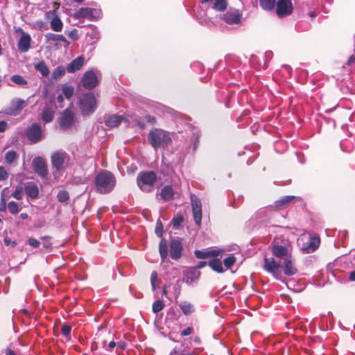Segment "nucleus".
<instances>
[{"mask_svg": "<svg viewBox=\"0 0 355 355\" xmlns=\"http://www.w3.org/2000/svg\"><path fill=\"white\" fill-rule=\"evenodd\" d=\"M263 268L278 280L282 279L281 268L286 276L295 275L298 271L293 255L281 262H277L273 257H265Z\"/></svg>", "mask_w": 355, "mask_h": 355, "instance_id": "nucleus-1", "label": "nucleus"}, {"mask_svg": "<svg viewBox=\"0 0 355 355\" xmlns=\"http://www.w3.org/2000/svg\"><path fill=\"white\" fill-rule=\"evenodd\" d=\"M223 252L221 249L205 250H196L194 254L198 259H209L208 265L210 268L218 273H223L224 269L221 259L223 257Z\"/></svg>", "mask_w": 355, "mask_h": 355, "instance_id": "nucleus-2", "label": "nucleus"}, {"mask_svg": "<svg viewBox=\"0 0 355 355\" xmlns=\"http://www.w3.org/2000/svg\"><path fill=\"white\" fill-rule=\"evenodd\" d=\"M94 182L98 192L108 193L114 188L116 179L112 173L105 171L96 175Z\"/></svg>", "mask_w": 355, "mask_h": 355, "instance_id": "nucleus-3", "label": "nucleus"}, {"mask_svg": "<svg viewBox=\"0 0 355 355\" xmlns=\"http://www.w3.org/2000/svg\"><path fill=\"white\" fill-rule=\"evenodd\" d=\"M156 178V174L153 171L141 172L137 176V185L141 191L151 192Z\"/></svg>", "mask_w": 355, "mask_h": 355, "instance_id": "nucleus-4", "label": "nucleus"}, {"mask_svg": "<svg viewBox=\"0 0 355 355\" xmlns=\"http://www.w3.org/2000/svg\"><path fill=\"white\" fill-rule=\"evenodd\" d=\"M151 145L155 148H159L168 145L171 142L169 133L162 130H155L149 134Z\"/></svg>", "mask_w": 355, "mask_h": 355, "instance_id": "nucleus-5", "label": "nucleus"}, {"mask_svg": "<svg viewBox=\"0 0 355 355\" xmlns=\"http://www.w3.org/2000/svg\"><path fill=\"white\" fill-rule=\"evenodd\" d=\"M96 107V100L92 93H87L83 96L80 101V108L83 114L89 115Z\"/></svg>", "mask_w": 355, "mask_h": 355, "instance_id": "nucleus-6", "label": "nucleus"}, {"mask_svg": "<svg viewBox=\"0 0 355 355\" xmlns=\"http://www.w3.org/2000/svg\"><path fill=\"white\" fill-rule=\"evenodd\" d=\"M51 163L57 171H62L69 165L70 157L64 151H57L51 155Z\"/></svg>", "mask_w": 355, "mask_h": 355, "instance_id": "nucleus-7", "label": "nucleus"}, {"mask_svg": "<svg viewBox=\"0 0 355 355\" xmlns=\"http://www.w3.org/2000/svg\"><path fill=\"white\" fill-rule=\"evenodd\" d=\"M270 250L274 257L273 258H276L279 262L292 255V248L291 245H271Z\"/></svg>", "mask_w": 355, "mask_h": 355, "instance_id": "nucleus-8", "label": "nucleus"}, {"mask_svg": "<svg viewBox=\"0 0 355 355\" xmlns=\"http://www.w3.org/2000/svg\"><path fill=\"white\" fill-rule=\"evenodd\" d=\"M75 123V113L71 110L67 108L62 114L59 118V124L62 130H68L71 128Z\"/></svg>", "mask_w": 355, "mask_h": 355, "instance_id": "nucleus-9", "label": "nucleus"}, {"mask_svg": "<svg viewBox=\"0 0 355 355\" xmlns=\"http://www.w3.org/2000/svg\"><path fill=\"white\" fill-rule=\"evenodd\" d=\"M99 12L91 8H81L73 14V17L77 19H87L90 21L96 20L99 17Z\"/></svg>", "mask_w": 355, "mask_h": 355, "instance_id": "nucleus-10", "label": "nucleus"}, {"mask_svg": "<svg viewBox=\"0 0 355 355\" xmlns=\"http://www.w3.org/2000/svg\"><path fill=\"white\" fill-rule=\"evenodd\" d=\"M276 14L279 17H284L293 12V4L291 0H277L276 2Z\"/></svg>", "mask_w": 355, "mask_h": 355, "instance_id": "nucleus-11", "label": "nucleus"}, {"mask_svg": "<svg viewBox=\"0 0 355 355\" xmlns=\"http://www.w3.org/2000/svg\"><path fill=\"white\" fill-rule=\"evenodd\" d=\"M192 213L196 225H201L202 220V204L200 200L194 195L191 196Z\"/></svg>", "mask_w": 355, "mask_h": 355, "instance_id": "nucleus-12", "label": "nucleus"}, {"mask_svg": "<svg viewBox=\"0 0 355 355\" xmlns=\"http://www.w3.org/2000/svg\"><path fill=\"white\" fill-rule=\"evenodd\" d=\"M82 83L84 87L89 89H93L98 83V76L92 70L86 71L83 76Z\"/></svg>", "mask_w": 355, "mask_h": 355, "instance_id": "nucleus-13", "label": "nucleus"}, {"mask_svg": "<svg viewBox=\"0 0 355 355\" xmlns=\"http://www.w3.org/2000/svg\"><path fill=\"white\" fill-rule=\"evenodd\" d=\"M241 14L237 10H229L220 16V19L228 24H238L241 21Z\"/></svg>", "mask_w": 355, "mask_h": 355, "instance_id": "nucleus-14", "label": "nucleus"}, {"mask_svg": "<svg viewBox=\"0 0 355 355\" xmlns=\"http://www.w3.org/2000/svg\"><path fill=\"white\" fill-rule=\"evenodd\" d=\"M26 135L32 143H37L42 139V129L38 124L34 123L27 129Z\"/></svg>", "mask_w": 355, "mask_h": 355, "instance_id": "nucleus-15", "label": "nucleus"}, {"mask_svg": "<svg viewBox=\"0 0 355 355\" xmlns=\"http://www.w3.org/2000/svg\"><path fill=\"white\" fill-rule=\"evenodd\" d=\"M33 167L35 173L42 178H46L48 173L46 164L41 157H36L33 161Z\"/></svg>", "mask_w": 355, "mask_h": 355, "instance_id": "nucleus-16", "label": "nucleus"}, {"mask_svg": "<svg viewBox=\"0 0 355 355\" xmlns=\"http://www.w3.org/2000/svg\"><path fill=\"white\" fill-rule=\"evenodd\" d=\"M168 250V245H159V254L162 259L161 266L163 268L166 270V274L171 275L173 277H175L177 271L175 270V268H173V272L171 273L170 272L169 270H167L169 266V261L166 259Z\"/></svg>", "mask_w": 355, "mask_h": 355, "instance_id": "nucleus-17", "label": "nucleus"}, {"mask_svg": "<svg viewBox=\"0 0 355 355\" xmlns=\"http://www.w3.org/2000/svg\"><path fill=\"white\" fill-rule=\"evenodd\" d=\"M27 105V103L26 101L15 98L13 99L10 103V106L9 107L8 114L16 116L19 114V112Z\"/></svg>", "mask_w": 355, "mask_h": 355, "instance_id": "nucleus-18", "label": "nucleus"}, {"mask_svg": "<svg viewBox=\"0 0 355 355\" xmlns=\"http://www.w3.org/2000/svg\"><path fill=\"white\" fill-rule=\"evenodd\" d=\"M46 39L47 42H55V45L56 46H64L65 47L68 46L69 42L66 39V37L62 35L55 34V33H47L46 35Z\"/></svg>", "mask_w": 355, "mask_h": 355, "instance_id": "nucleus-19", "label": "nucleus"}, {"mask_svg": "<svg viewBox=\"0 0 355 355\" xmlns=\"http://www.w3.org/2000/svg\"><path fill=\"white\" fill-rule=\"evenodd\" d=\"M31 42V36L28 33L23 32L18 42L19 50L21 52L28 51L30 49Z\"/></svg>", "mask_w": 355, "mask_h": 355, "instance_id": "nucleus-20", "label": "nucleus"}, {"mask_svg": "<svg viewBox=\"0 0 355 355\" xmlns=\"http://www.w3.org/2000/svg\"><path fill=\"white\" fill-rule=\"evenodd\" d=\"M85 62V58L83 56H78L74 59L67 67V70L69 73H74L75 71L80 69Z\"/></svg>", "mask_w": 355, "mask_h": 355, "instance_id": "nucleus-21", "label": "nucleus"}, {"mask_svg": "<svg viewBox=\"0 0 355 355\" xmlns=\"http://www.w3.org/2000/svg\"><path fill=\"white\" fill-rule=\"evenodd\" d=\"M306 241L308 244H320V238L316 233H306L303 234L299 239L298 241Z\"/></svg>", "mask_w": 355, "mask_h": 355, "instance_id": "nucleus-22", "label": "nucleus"}, {"mask_svg": "<svg viewBox=\"0 0 355 355\" xmlns=\"http://www.w3.org/2000/svg\"><path fill=\"white\" fill-rule=\"evenodd\" d=\"M295 196H286L275 202V207L278 209H282L287 207V205L296 199Z\"/></svg>", "mask_w": 355, "mask_h": 355, "instance_id": "nucleus-23", "label": "nucleus"}, {"mask_svg": "<svg viewBox=\"0 0 355 355\" xmlns=\"http://www.w3.org/2000/svg\"><path fill=\"white\" fill-rule=\"evenodd\" d=\"M123 119V116L112 115L107 119L105 124L110 128H115L121 123Z\"/></svg>", "mask_w": 355, "mask_h": 355, "instance_id": "nucleus-24", "label": "nucleus"}, {"mask_svg": "<svg viewBox=\"0 0 355 355\" xmlns=\"http://www.w3.org/2000/svg\"><path fill=\"white\" fill-rule=\"evenodd\" d=\"M25 192L28 196L31 198H36L39 194V189L36 184L33 183H28L25 187Z\"/></svg>", "mask_w": 355, "mask_h": 355, "instance_id": "nucleus-25", "label": "nucleus"}, {"mask_svg": "<svg viewBox=\"0 0 355 355\" xmlns=\"http://www.w3.org/2000/svg\"><path fill=\"white\" fill-rule=\"evenodd\" d=\"M50 25L51 28L55 32L61 31L63 28V23L58 16H55L52 18Z\"/></svg>", "mask_w": 355, "mask_h": 355, "instance_id": "nucleus-26", "label": "nucleus"}, {"mask_svg": "<svg viewBox=\"0 0 355 355\" xmlns=\"http://www.w3.org/2000/svg\"><path fill=\"white\" fill-rule=\"evenodd\" d=\"M179 306L186 315H191L195 311L194 306L188 302H182Z\"/></svg>", "mask_w": 355, "mask_h": 355, "instance_id": "nucleus-27", "label": "nucleus"}, {"mask_svg": "<svg viewBox=\"0 0 355 355\" xmlns=\"http://www.w3.org/2000/svg\"><path fill=\"white\" fill-rule=\"evenodd\" d=\"M277 0H259V4L261 8L266 11H272L275 7Z\"/></svg>", "mask_w": 355, "mask_h": 355, "instance_id": "nucleus-28", "label": "nucleus"}, {"mask_svg": "<svg viewBox=\"0 0 355 355\" xmlns=\"http://www.w3.org/2000/svg\"><path fill=\"white\" fill-rule=\"evenodd\" d=\"M174 192L171 187L165 186L160 192V196L164 200H169L173 196Z\"/></svg>", "mask_w": 355, "mask_h": 355, "instance_id": "nucleus-29", "label": "nucleus"}, {"mask_svg": "<svg viewBox=\"0 0 355 355\" xmlns=\"http://www.w3.org/2000/svg\"><path fill=\"white\" fill-rule=\"evenodd\" d=\"M18 158H19V155L13 150L7 151L4 156L5 162L9 165H11Z\"/></svg>", "mask_w": 355, "mask_h": 355, "instance_id": "nucleus-30", "label": "nucleus"}, {"mask_svg": "<svg viewBox=\"0 0 355 355\" xmlns=\"http://www.w3.org/2000/svg\"><path fill=\"white\" fill-rule=\"evenodd\" d=\"M199 273L193 270H187L183 281H185L187 284H191L193 282L198 278Z\"/></svg>", "mask_w": 355, "mask_h": 355, "instance_id": "nucleus-31", "label": "nucleus"}, {"mask_svg": "<svg viewBox=\"0 0 355 355\" xmlns=\"http://www.w3.org/2000/svg\"><path fill=\"white\" fill-rule=\"evenodd\" d=\"M99 32L96 27L91 26L89 31L87 33V36L90 37L91 43L94 44L99 39Z\"/></svg>", "mask_w": 355, "mask_h": 355, "instance_id": "nucleus-32", "label": "nucleus"}, {"mask_svg": "<svg viewBox=\"0 0 355 355\" xmlns=\"http://www.w3.org/2000/svg\"><path fill=\"white\" fill-rule=\"evenodd\" d=\"M54 117V111L50 107H46L42 114V120L46 123H49L53 121Z\"/></svg>", "mask_w": 355, "mask_h": 355, "instance_id": "nucleus-33", "label": "nucleus"}, {"mask_svg": "<svg viewBox=\"0 0 355 355\" xmlns=\"http://www.w3.org/2000/svg\"><path fill=\"white\" fill-rule=\"evenodd\" d=\"M35 68L42 76H47L49 73V67L44 61H40L35 65Z\"/></svg>", "mask_w": 355, "mask_h": 355, "instance_id": "nucleus-34", "label": "nucleus"}, {"mask_svg": "<svg viewBox=\"0 0 355 355\" xmlns=\"http://www.w3.org/2000/svg\"><path fill=\"white\" fill-rule=\"evenodd\" d=\"M227 6L226 0H215L213 8L222 12L224 11Z\"/></svg>", "mask_w": 355, "mask_h": 355, "instance_id": "nucleus-35", "label": "nucleus"}, {"mask_svg": "<svg viewBox=\"0 0 355 355\" xmlns=\"http://www.w3.org/2000/svg\"><path fill=\"white\" fill-rule=\"evenodd\" d=\"M7 207L10 214L14 215L18 214L20 211L19 204L15 201H10L8 202Z\"/></svg>", "mask_w": 355, "mask_h": 355, "instance_id": "nucleus-36", "label": "nucleus"}, {"mask_svg": "<svg viewBox=\"0 0 355 355\" xmlns=\"http://www.w3.org/2000/svg\"><path fill=\"white\" fill-rule=\"evenodd\" d=\"M236 262V258L233 254L223 259V264L227 269L230 268Z\"/></svg>", "mask_w": 355, "mask_h": 355, "instance_id": "nucleus-37", "label": "nucleus"}, {"mask_svg": "<svg viewBox=\"0 0 355 355\" xmlns=\"http://www.w3.org/2000/svg\"><path fill=\"white\" fill-rule=\"evenodd\" d=\"M11 80L17 85H23L27 83L24 78L19 75H13L11 76Z\"/></svg>", "mask_w": 355, "mask_h": 355, "instance_id": "nucleus-38", "label": "nucleus"}, {"mask_svg": "<svg viewBox=\"0 0 355 355\" xmlns=\"http://www.w3.org/2000/svg\"><path fill=\"white\" fill-rule=\"evenodd\" d=\"M7 191V189H4L1 195V204H0V211H4L6 209V200L7 197L5 194V192Z\"/></svg>", "mask_w": 355, "mask_h": 355, "instance_id": "nucleus-39", "label": "nucleus"}, {"mask_svg": "<svg viewBox=\"0 0 355 355\" xmlns=\"http://www.w3.org/2000/svg\"><path fill=\"white\" fill-rule=\"evenodd\" d=\"M69 195L66 191H60L57 195V199L60 202H65L69 200Z\"/></svg>", "mask_w": 355, "mask_h": 355, "instance_id": "nucleus-40", "label": "nucleus"}, {"mask_svg": "<svg viewBox=\"0 0 355 355\" xmlns=\"http://www.w3.org/2000/svg\"><path fill=\"white\" fill-rule=\"evenodd\" d=\"M65 73V69L62 67H58L53 72L52 76L53 78L57 79L61 76H62Z\"/></svg>", "mask_w": 355, "mask_h": 355, "instance_id": "nucleus-41", "label": "nucleus"}, {"mask_svg": "<svg viewBox=\"0 0 355 355\" xmlns=\"http://www.w3.org/2000/svg\"><path fill=\"white\" fill-rule=\"evenodd\" d=\"M62 92L64 96L69 99L73 94V88L71 86H64L62 87Z\"/></svg>", "mask_w": 355, "mask_h": 355, "instance_id": "nucleus-42", "label": "nucleus"}, {"mask_svg": "<svg viewBox=\"0 0 355 355\" xmlns=\"http://www.w3.org/2000/svg\"><path fill=\"white\" fill-rule=\"evenodd\" d=\"M164 306V304L162 301L157 300L153 304V311L155 313H157L158 312L163 309Z\"/></svg>", "mask_w": 355, "mask_h": 355, "instance_id": "nucleus-43", "label": "nucleus"}, {"mask_svg": "<svg viewBox=\"0 0 355 355\" xmlns=\"http://www.w3.org/2000/svg\"><path fill=\"white\" fill-rule=\"evenodd\" d=\"M319 245H304L302 248V251L304 253L309 254L314 252Z\"/></svg>", "mask_w": 355, "mask_h": 355, "instance_id": "nucleus-44", "label": "nucleus"}, {"mask_svg": "<svg viewBox=\"0 0 355 355\" xmlns=\"http://www.w3.org/2000/svg\"><path fill=\"white\" fill-rule=\"evenodd\" d=\"M158 275L157 272L153 271L150 276V283L153 291L156 289V282L157 281Z\"/></svg>", "mask_w": 355, "mask_h": 355, "instance_id": "nucleus-45", "label": "nucleus"}, {"mask_svg": "<svg viewBox=\"0 0 355 355\" xmlns=\"http://www.w3.org/2000/svg\"><path fill=\"white\" fill-rule=\"evenodd\" d=\"M11 196L17 200H21L23 198L22 189L21 187L17 188L16 190L11 194Z\"/></svg>", "mask_w": 355, "mask_h": 355, "instance_id": "nucleus-46", "label": "nucleus"}, {"mask_svg": "<svg viewBox=\"0 0 355 355\" xmlns=\"http://www.w3.org/2000/svg\"><path fill=\"white\" fill-rule=\"evenodd\" d=\"M8 178V173L5 167L0 166V181L6 180Z\"/></svg>", "mask_w": 355, "mask_h": 355, "instance_id": "nucleus-47", "label": "nucleus"}, {"mask_svg": "<svg viewBox=\"0 0 355 355\" xmlns=\"http://www.w3.org/2000/svg\"><path fill=\"white\" fill-rule=\"evenodd\" d=\"M155 233L159 237H161L162 236L163 225L159 220H158L156 223Z\"/></svg>", "mask_w": 355, "mask_h": 355, "instance_id": "nucleus-48", "label": "nucleus"}, {"mask_svg": "<svg viewBox=\"0 0 355 355\" xmlns=\"http://www.w3.org/2000/svg\"><path fill=\"white\" fill-rule=\"evenodd\" d=\"M171 246V252L170 255L171 257L174 259H178V245H170Z\"/></svg>", "mask_w": 355, "mask_h": 355, "instance_id": "nucleus-49", "label": "nucleus"}, {"mask_svg": "<svg viewBox=\"0 0 355 355\" xmlns=\"http://www.w3.org/2000/svg\"><path fill=\"white\" fill-rule=\"evenodd\" d=\"M71 331V328L68 324H64L62 327V333L65 336H68L70 334Z\"/></svg>", "mask_w": 355, "mask_h": 355, "instance_id": "nucleus-50", "label": "nucleus"}, {"mask_svg": "<svg viewBox=\"0 0 355 355\" xmlns=\"http://www.w3.org/2000/svg\"><path fill=\"white\" fill-rule=\"evenodd\" d=\"M193 332V329L192 327H187L184 329H183L180 334L182 336H187L191 335Z\"/></svg>", "mask_w": 355, "mask_h": 355, "instance_id": "nucleus-51", "label": "nucleus"}, {"mask_svg": "<svg viewBox=\"0 0 355 355\" xmlns=\"http://www.w3.org/2000/svg\"><path fill=\"white\" fill-rule=\"evenodd\" d=\"M8 128V123L4 121H0V132H3Z\"/></svg>", "mask_w": 355, "mask_h": 355, "instance_id": "nucleus-52", "label": "nucleus"}, {"mask_svg": "<svg viewBox=\"0 0 355 355\" xmlns=\"http://www.w3.org/2000/svg\"><path fill=\"white\" fill-rule=\"evenodd\" d=\"M68 35H69V37H71L73 40H76L78 39V34H77V31L76 30L71 31L68 34Z\"/></svg>", "mask_w": 355, "mask_h": 355, "instance_id": "nucleus-53", "label": "nucleus"}, {"mask_svg": "<svg viewBox=\"0 0 355 355\" xmlns=\"http://www.w3.org/2000/svg\"><path fill=\"white\" fill-rule=\"evenodd\" d=\"M56 16L54 11H49L46 13V18L50 19L51 17H53Z\"/></svg>", "mask_w": 355, "mask_h": 355, "instance_id": "nucleus-54", "label": "nucleus"}, {"mask_svg": "<svg viewBox=\"0 0 355 355\" xmlns=\"http://www.w3.org/2000/svg\"><path fill=\"white\" fill-rule=\"evenodd\" d=\"M355 61V56L354 55H351L349 58V60H347V64L348 65H351L352 63H354Z\"/></svg>", "mask_w": 355, "mask_h": 355, "instance_id": "nucleus-55", "label": "nucleus"}, {"mask_svg": "<svg viewBox=\"0 0 355 355\" xmlns=\"http://www.w3.org/2000/svg\"><path fill=\"white\" fill-rule=\"evenodd\" d=\"M207 265V262L206 261H200L198 265L196 266V268H202L203 267H205V266Z\"/></svg>", "mask_w": 355, "mask_h": 355, "instance_id": "nucleus-56", "label": "nucleus"}, {"mask_svg": "<svg viewBox=\"0 0 355 355\" xmlns=\"http://www.w3.org/2000/svg\"><path fill=\"white\" fill-rule=\"evenodd\" d=\"M116 346V343L114 341H111L109 344H108V347L107 349L108 350H112L113 348H114V347Z\"/></svg>", "mask_w": 355, "mask_h": 355, "instance_id": "nucleus-57", "label": "nucleus"}, {"mask_svg": "<svg viewBox=\"0 0 355 355\" xmlns=\"http://www.w3.org/2000/svg\"><path fill=\"white\" fill-rule=\"evenodd\" d=\"M172 223H173V227L175 229H177L178 228V218L174 217L173 218Z\"/></svg>", "mask_w": 355, "mask_h": 355, "instance_id": "nucleus-58", "label": "nucleus"}, {"mask_svg": "<svg viewBox=\"0 0 355 355\" xmlns=\"http://www.w3.org/2000/svg\"><path fill=\"white\" fill-rule=\"evenodd\" d=\"M349 279L351 281H355V270H354V271H352V272L350 273Z\"/></svg>", "mask_w": 355, "mask_h": 355, "instance_id": "nucleus-59", "label": "nucleus"}, {"mask_svg": "<svg viewBox=\"0 0 355 355\" xmlns=\"http://www.w3.org/2000/svg\"><path fill=\"white\" fill-rule=\"evenodd\" d=\"M28 244H31V245L39 244V242L36 239H30Z\"/></svg>", "mask_w": 355, "mask_h": 355, "instance_id": "nucleus-60", "label": "nucleus"}, {"mask_svg": "<svg viewBox=\"0 0 355 355\" xmlns=\"http://www.w3.org/2000/svg\"><path fill=\"white\" fill-rule=\"evenodd\" d=\"M193 342H195L197 344H200V338L198 336L193 337Z\"/></svg>", "mask_w": 355, "mask_h": 355, "instance_id": "nucleus-61", "label": "nucleus"}, {"mask_svg": "<svg viewBox=\"0 0 355 355\" xmlns=\"http://www.w3.org/2000/svg\"><path fill=\"white\" fill-rule=\"evenodd\" d=\"M64 98H63V96L62 94H60L58 97H57V101L58 103H62Z\"/></svg>", "mask_w": 355, "mask_h": 355, "instance_id": "nucleus-62", "label": "nucleus"}, {"mask_svg": "<svg viewBox=\"0 0 355 355\" xmlns=\"http://www.w3.org/2000/svg\"><path fill=\"white\" fill-rule=\"evenodd\" d=\"M20 217L21 219L25 220V219L28 218V214L26 213H22V214H21Z\"/></svg>", "mask_w": 355, "mask_h": 355, "instance_id": "nucleus-63", "label": "nucleus"}, {"mask_svg": "<svg viewBox=\"0 0 355 355\" xmlns=\"http://www.w3.org/2000/svg\"><path fill=\"white\" fill-rule=\"evenodd\" d=\"M181 355H196V354L193 352H190V353H188V354L182 353Z\"/></svg>", "mask_w": 355, "mask_h": 355, "instance_id": "nucleus-64", "label": "nucleus"}]
</instances>
